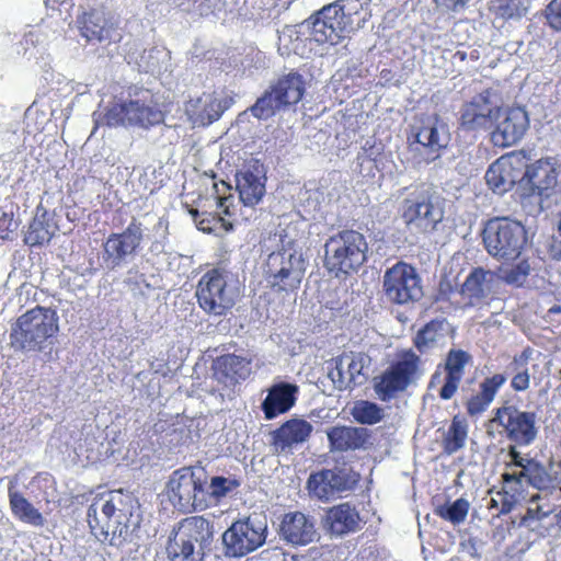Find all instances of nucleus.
<instances>
[{"mask_svg":"<svg viewBox=\"0 0 561 561\" xmlns=\"http://www.w3.org/2000/svg\"><path fill=\"white\" fill-rule=\"evenodd\" d=\"M282 539L294 546H306L318 539L314 518L301 512L284 515L279 525Z\"/></svg>","mask_w":561,"mask_h":561,"instance_id":"bb28decb","label":"nucleus"},{"mask_svg":"<svg viewBox=\"0 0 561 561\" xmlns=\"http://www.w3.org/2000/svg\"><path fill=\"white\" fill-rule=\"evenodd\" d=\"M486 252L494 259L516 260L527 242V234L519 221L495 217L486 221L482 230Z\"/></svg>","mask_w":561,"mask_h":561,"instance_id":"423d86ee","label":"nucleus"},{"mask_svg":"<svg viewBox=\"0 0 561 561\" xmlns=\"http://www.w3.org/2000/svg\"><path fill=\"white\" fill-rule=\"evenodd\" d=\"M423 375L422 362L411 350L402 352L398 358L374 378V390L381 401H390L415 385Z\"/></svg>","mask_w":561,"mask_h":561,"instance_id":"6e6552de","label":"nucleus"},{"mask_svg":"<svg viewBox=\"0 0 561 561\" xmlns=\"http://www.w3.org/2000/svg\"><path fill=\"white\" fill-rule=\"evenodd\" d=\"M500 118V103L496 93L485 90L462 105L460 125L465 130L490 129Z\"/></svg>","mask_w":561,"mask_h":561,"instance_id":"dca6fc26","label":"nucleus"},{"mask_svg":"<svg viewBox=\"0 0 561 561\" xmlns=\"http://www.w3.org/2000/svg\"><path fill=\"white\" fill-rule=\"evenodd\" d=\"M444 215L445 199L432 188L415 191L403 202L402 218L412 231L435 230Z\"/></svg>","mask_w":561,"mask_h":561,"instance_id":"9d476101","label":"nucleus"},{"mask_svg":"<svg viewBox=\"0 0 561 561\" xmlns=\"http://www.w3.org/2000/svg\"><path fill=\"white\" fill-rule=\"evenodd\" d=\"M468 511L469 502L465 499H458L453 504L440 507L439 515L453 524H459L465 520Z\"/></svg>","mask_w":561,"mask_h":561,"instance_id":"09e8293b","label":"nucleus"},{"mask_svg":"<svg viewBox=\"0 0 561 561\" xmlns=\"http://www.w3.org/2000/svg\"><path fill=\"white\" fill-rule=\"evenodd\" d=\"M533 354L531 348H525L520 354L514 356L513 360L508 364L506 370L515 376V374H522L528 370V362Z\"/></svg>","mask_w":561,"mask_h":561,"instance_id":"5fc2aeb1","label":"nucleus"},{"mask_svg":"<svg viewBox=\"0 0 561 561\" xmlns=\"http://www.w3.org/2000/svg\"><path fill=\"white\" fill-rule=\"evenodd\" d=\"M162 121V113L148 105L146 100L115 103L104 114L108 127L137 125L149 127Z\"/></svg>","mask_w":561,"mask_h":561,"instance_id":"a211bd4d","label":"nucleus"},{"mask_svg":"<svg viewBox=\"0 0 561 561\" xmlns=\"http://www.w3.org/2000/svg\"><path fill=\"white\" fill-rule=\"evenodd\" d=\"M239 486V482L234 479L225 477H214L210 480L209 489L210 495L215 499L225 497Z\"/></svg>","mask_w":561,"mask_h":561,"instance_id":"8fccbe9b","label":"nucleus"},{"mask_svg":"<svg viewBox=\"0 0 561 561\" xmlns=\"http://www.w3.org/2000/svg\"><path fill=\"white\" fill-rule=\"evenodd\" d=\"M351 414L358 423L373 425L382 420L383 410L374 402L359 400L354 403Z\"/></svg>","mask_w":561,"mask_h":561,"instance_id":"c03bdc74","label":"nucleus"},{"mask_svg":"<svg viewBox=\"0 0 561 561\" xmlns=\"http://www.w3.org/2000/svg\"><path fill=\"white\" fill-rule=\"evenodd\" d=\"M529 385L530 376L528 370L522 374H515V376L512 377L511 386L515 391H525L529 388Z\"/></svg>","mask_w":561,"mask_h":561,"instance_id":"bf43d9fd","label":"nucleus"},{"mask_svg":"<svg viewBox=\"0 0 561 561\" xmlns=\"http://www.w3.org/2000/svg\"><path fill=\"white\" fill-rule=\"evenodd\" d=\"M510 511H511V504H508V503H503V505H502V508H501V512H500V513H501V514H506V513H510Z\"/></svg>","mask_w":561,"mask_h":561,"instance_id":"774afa93","label":"nucleus"},{"mask_svg":"<svg viewBox=\"0 0 561 561\" xmlns=\"http://www.w3.org/2000/svg\"><path fill=\"white\" fill-rule=\"evenodd\" d=\"M239 296L233 275L222 268L207 272L198 283L196 297L208 313L224 314L233 307Z\"/></svg>","mask_w":561,"mask_h":561,"instance_id":"9b49d317","label":"nucleus"},{"mask_svg":"<svg viewBox=\"0 0 561 561\" xmlns=\"http://www.w3.org/2000/svg\"><path fill=\"white\" fill-rule=\"evenodd\" d=\"M423 375L422 362L411 350L402 352L398 358L374 378V390L381 401H390L415 385Z\"/></svg>","mask_w":561,"mask_h":561,"instance_id":"0eeeda50","label":"nucleus"},{"mask_svg":"<svg viewBox=\"0 0 561 561\" xmlns=\"http://www.w3.org/2000/svg\"><path fill=\"white\" fill-rule=\"evenodd\" d=\"M368 243L355 230L331 236L324 244V266L336 277L357 271L367 260Z\"/></svg>","mask_w":561,"mask_h":561,"instance_id":"20e7f679","label":"nucleus"},{"mask_svg":"<svg viewBox=\"0 0 561 561\" xmlns=\"http://www.w3.org/2000/svg\"><path fill=\"white\" fill-rule=\"evenodd\" d=\"M214 377L226 386H233L245 380L251 374L250 362L241 356L227 354L213 363Z\"/></svg>","mask_w":561,"mask_h":561,"instance_id":"473e14b6","label":"nucleus"},{"mask_svg":"<svg viewBox=\"0 0 561 561\" xmlns=\"http://www.w3.org/2000/svg\"><path fill=\"white\" fill-rule=\"evenodd\" d=\"M491 422L502 426L506 437L518 446L530 445L538 435L536 414L513 405L499 408Z\"/></svg>","mask_w":561,"mask_h":561,"instance_id":"f3484780","label":"nucleus"},{"mask_svg":"<svg viewBox=\"0 0 561 561\" xmlns=\"http://www.w3.org/2000/svg\"><path fill=\"white\" fill-rule=\"evenodd\" d=\"M332 450L347 451L365 448L369 439L364 427L334 426L327 433Z\"/></svg>","mask_w":561,"mask_h":561,"instance_id":"f704fd0d","label":"nucleus"},{"mask_svg":"<svg viewBox=\"0 0 561 561\" xmlns=\"http://www.w3.org/2000/svg\"><path fill=\"white\" fill-rule=\"evenodd\" d=\"M468 436L467 424L459 417H454L443 439L444 451L447 455L457 453L465 446Z\"/></svg>","mask_w":561,"mask_h":561,"instance_id":"37998d69","label":"nucleus"},{"mask_svg":"<svg viewBox=\"0 0 561 561\" xmlns=\"http://www.w3.org/2000/svg\"><path fill=\"white\" fill-rule=\"evenodd\" d=\"M78 28L88 42H103L110 39L117 28V22L105 8H92L84 11L77 19Z\"/></svg>","mask_w":561,"mask_h":561,"instance_id":"393cba45","label":"nucleus"},{"mask_svg":"<svg viewBox=\"0 0 561 561\" xmlns=\"http://www.w3.org/2000/svg\"><path fill=\"white\" fill-rule=\"evenodd\" d=\"M530 273V265L527 261H522L505 273L504 279L508 284L520 286Z\"/></svg>","mask_w":561,"mask_h":561,"instance_id":"864d4df0","label":"nucleus"},{"mask_svg":"<svg viewBox=\"0 0 561 561\" xmlns=\"http://www.w3.org/2000/svg\"><path fill=\"white\" fill-rule=\"evenodd\" d=\"M448 328L444 321H431L414 337V346L420 353L442 346L445 343Z\"/></svg>","mask_w":561,"mask_h":561,"instance_id":"ea45409f","label":"nucleus"},{"mask_svg":"<svg viewBox=\"0 0 561 561\" xmlns=\"http://www.w3.org/2000/svg\"><path fill=\"white\" fill-rule=\"evenodd\" d=\"M558 172L551 159H539L522 167V195L540 198L550 196L557 186Z\"/></svg>","mask_w":561,"mask_h":561,"instance_id":"aec40b11","label":"nucleus"},{"mask_svg":"<svg viewBox=\"0 0 561 561\" xmlns=\"http://www.w3.org/2000/svg\"><path fill=\"white\" fill-rule=\"evenodd\" d=\"M182 344H183V348H181L180 352L182 353L183 350L188 351L192 345L191 336H186L185 341H182Z\"/></svg>","mask_w":561,"mask_h":561,"instance_id":"338daca9","label":"nucleus"},{"mask_svg":"<svg viewBox=\"0 0 561 561\" xmlns=\"http://www.w3.org/2000/svg\"><path fill=\"white\" fill-rule=\"evenodd\" d=\"M502 481L506 493L512 494L522 493L526 485L549 493L556 490L561 492L557 477L550 474L546 467L535 458L514 471L503 472Z\"/></svg>","mask_w":561,"mask_h":561,"instance_id":"4468645a","label":"nucleus"},{"mask_svg":"<svg viewBox=\"0 0 561 561\" xmlns=\"http://www.w3.org/2000/svg\"><path fill=\"white\" fill-rule=\"evenodd\" d=\"M495 129L491 134V141L496 147H510L516 145L529 127L527 112L522 107L502 110L500 118L495 119Z\"/></svg>","mask_w":561,"mask_h":561,"instance_id":"412c9836","label":"nucleus"},{"mask_svg":"<svg viewBox=\"0 0 561 561\" xmlns=\"http://www.w3.org/2000/svg\"><path fill=\"white\" fill-rule=\"evenodd\" d=\"M271 88L276 94L278 104H282L284 108L297 104L302 99L306 90L302 76L297 72H289L283 76Z\"/></svg>","mask_w":561,"mask_h":561,"instance_id":"c9c22d12","label":"nucleus"},{"mask_svg":"<svg viewBox=\"0 0 561 561\" xmlns=\"http://www.w3.org/2000/svg\"><path fill=\"white\" fill-rule=\"evenodd\" d=\"M59 330L55 310L36 306L16 319L11 328L10 341L15 350L41 352Z\"/></svg>","mask_w":561,"mask_h":561,"instance_id":"7ed1b4c3","label":"nucleus"},{"mask_svg":"<svg viewBox=\"0 0 561 561\" xmlns=\"http://www.w3.org/2000/svg\"><path fill=\"white\" fill-rule=\"evenodd\" d=\"M203 491V486L180 488L178 489V504L182 510L188 511L196 508L197 494Z\"/></svg>","mask_w":561,"mask_h":561,"instance_id":"603ef678","label":"nucleus"},{"mask_svg":"<svg viewBox=\"0 0 561 561\" xmlns=\"http://www.w3.org/2000/svg\"><path fill=\"white\" fill-rule=\"evenodd\" d=\"M497 276L490 270L474 267L461 285L460 294L468 300V305L477 306L494 293Z\"/></svg>","mask_w":561,"mask_h":561,"instance_id":"c85d7f7f","label":"nucleus"},{"mask_svg":"<svg viewBox=\"0 0 561 561\" xmlns=\"http://www.w3.org/2000/svg\"><path fill=\"white\" fill-rule=\"evenodd\" d=\"M505 381L506 376L503 374H495L490 378H485L480 383V391L468 401V413L477 415L483 412L493 401L497 390Z\"/></svg>","mask_w":561,"mask_h":561,"instance_id":"4c0bfd02","label":"nucleus"},{"mask_svg":"<svg viewBox=\"0 0 561 561\" xmlns=\"http://www.w3.org/2000/svg\"><path fill=\"white\" fill-rule=\"evenodd\" d=\"M299 388L295 383L280 381L274 383L262 402V411L266 420H273L289 411L296 403Z\"/></svg>","mask_w":561,"mask_h":561,"instance_id":"c756f323","label":"nucleus"},{"mask_svg":"<svg viewBox=\"0 0 561 561\" xmlns=\"http://www.w3.org/2000/svg\"><path fill=\"white\" fill-rule=\"evenodd\" d=\"M199 202L192 201V204L186 198L182 202V214L181 216L185 219H190L198 230L207 233L216 232L218 228L224 226V219L206 210H199Z\"/></svg>","mask_w":561,"mask_h":561,"instance_id":"58836bf2","label":"nucleus"},{"mask_svg":"<svg viewBox=\"0 0 561 561\" xmlns=\"http://www.w3.org/2000/svg\"><path fill=\"white\" fill-rule=\"evenodd\" d=\"M14 208L18 210L19 207L11 205H4L0 209V239L10 240L16 232L20 226V219L15 218Z\"/></svg>","mask_w":561,"mask_h":561,"instance_id":"de8ad7c7","label":"nucleus"},{"mask_svg":"<svg viewBox=\"0 0 561 561\" xmlns=\"http://www.w3.org/2000/svg\"><path fill=\"white\" fill-rule=\"evenodd\" d=\"M144 239L142 224L136 218L119 233H111L103 244L104 255L114 266L134 254Z\"/></svg>","mask_w":561,"mask_h":561,"instance_id":"4be33fe9","label":"nucleus"},{"mask_svg":"<svg viewBox=\"0 0 561 561\" xmlns=\"http://www.w3.org/2000/svg\"><path fill=\"white\" fill-rule=\"evenodd\" d=\"M199 476L196 474V471L193 470L191 466L183 467L178 470V489L180 488H192V486H203L201 476L203 474L202 469H197Z\"/></svg>","mask_w":561,"mask_h":561,"instance_id":"3c124183","label":"nucleus"},{"mask_svg":"<svg viewBox=\"0 0 561 561\" xmlns=\"http://www.w3.org/2000/svg\"><path fill=\"white\" fill-rule=\"evenodd\" d=\"M539 499V494L531 496L530 505L528 506L526 514L520 519V526L535 530L539 526V522L547 518L552 513L551 508L545 510L542 505L537 504Z\"/></svg>","mask_w":561,"mask_h":561,"instance_id":"49530a36","label":"nucleus"},{"mask_svg":"<svg viewBox=\"0 0 561 561\" xmlns=\"http://www.w3.org/2000/svg\"><path fill=\"white\" fill-rule=\"evenodd\" d=\"M313 426L302 419H290L271 433V446L278 455L293 454L294 449L308 442Z\"/></svg>","mask_w":561,"mask_h":561,"instance_id":"b1692460","label":"nucleus"},{"mask_svg":"<svg viewBox=\"0 0 561 561\" xmlns=\"http://www.w3.org/2000/svg\"><path fill=\"white\" fill-rule=\"evenodd\" d=\"M359 476L348 467H334L312 473L308 481L309 492L321 501H329L336 494L352 490Z\"/></svg>","mask_w":561,"mask_h":561,"instance_id":"6ab92c4d","label":"nucleus"},{"mask_svg":"<svg viewBox=\"0 0 561 561\" xmlns=\"http://www.w3.org/2000/svg\"><path fill=\"white\" fill-rule=\"evenodd\" d=\"M203 547L195 552L194 542L191 540L182 539L181 552H178V558L181 557L182 561H201Z\"/></svg>","mask_w":561,"mask_h":561,"instance_id":"13d9d810","label":"nucleus"},{"mask_svg":"<svg viewBox=\"0 0 561 561\" xmlns=\"http://www.w3.org/2000/svg\"><path fill=\"white\" fill-rule=\"evenodd\" d=\"M523 159L518 156L501 157L485 172L488 186L499 195L511 191L516 184L522 190Z\"/></svg>","mask_w":561,"mask_h":561,"instance_id":"5701e85b","label":"nucleus"},{"mask_svg":"<svg viewBox=\"0 0 561 561\" xmlns=\"http://www.w3.org/2000/svg\"><path fill=\"white\" fill-rule=\"evenodd\" d=\"M371 357L363 352H344L336 357L328 374L335 389L345 390L364 385L370 375Z\"/></svg>","mask_w":561,"mask_h":561,"instance_id":"2eb2a0df","label":"nucleus"},{"mask_svg":"<svg viewBox=\"0 0 561 561\" xmlns=\"http://www.w3.org/2000/svg\"><path fill=\"white\" fill-rule=\"evenodd\" d=\"M18 479L10 480L8 486L9 506L12 516L26 525L42 528L46 525L43 513L35 507L22 492L16 489Z\"/></svg>","mask_w":561,"mask_h":561,"instance_id":"2f4dec72","label":"nucleus"},{"mask_svg":"<svg viewBox=\"0 0 561 561\" xmlns=\"http://www.w3.org/2000/svg\"><path fill=\"white\" fill-rule=\"evenodd\" d=\"M518 445H510L507 448V456L510 461L505 463V471H514L520 468L526 461L531 460L533 458L523 456L522 453L517 450Z\"/></svg>","mask_w":561,"mask_h":561,"instance_id":"4d7b16f0","label":"nucleus"},{"mask_svg":"<svg viewBox=\"0 0 561 561\" xmlns=\"http://www.w3.org/2000/svg\"><path fill=\"white\" fill-rule=\"evenodd\" d=\"M267 537V520L263 514H252L238 519L222 534L226 554L243 557L262 547Z\"/></svg>","mask_w":561,"mask_h":561,"instance_id":"f8f14e48","label":"nucleus"},{"mask_svg":"<svg viewBox=\"0 0 561 561\" xmlns=\"http://www.w3.org/2000/svg\"><path fill=\"white\" fill-rule=\"evenodd\" d=\"M210 180L214 181V176H211ZM213 187H214L215 193H216V198L220 202V206H224L225 202L228 199V197L222 198V197L219 196L220 190H219L218 184L216 182H213Z\"/></svg>","mask_w":561,"mask_h":561,"instance_id":"e2e57ef3","label":"nucleus"},{"mask_svg":"<svg viewBox=\"0 0 561 561\" xmlns=\"http://www.w3.org/2000/svg\"><path fill=\"white\" fill-rule=\"evenodd\" d=\"M54 236V227L46 211L37 214L30 222L24 237V242L30 247H38L48 243Z\"/></svg>","mask_w":561,"mask_h":561,"instance_id":"79ce46f5","label":"nucleus"},{"mask_svg":"<svg viewBox=\"0 0 561 561\" xmlns=\"http://www.w3.org/2000/svg\"><path fill=\"white\" fill-rule=\"evenodd\" d=\"M549 254L551 259L561 261V234L560 238H552L549 243Z\"/></svg>","mask_w":561,"mask_h":561,"instance_id":"052dcab7","label":"nucleus"},{"mask_svg":"<svg viewBox=\"0 0 561 561\" xmlns=\"http://www.w3.org/2000/svg\"><path fill=\"white\" fill-rule=\"evenodd\" d=\"M295 227H287L280 233L282 250L268 255L266 274L273 278V285L280 289L297 288L306 272L302 254L297 251L298 240L291 237Z\"/></svg>","mask_w":561,"mask_h":561,"instance_id":"39448f33","label":"nucleus"},{"mask_svg":"<svg viewBox=\"0 0 561 561\" xmlns=\"http://www.w3.org/2000/svg\"><path fill=\"white\" fill-rule=\"evenodd\" d=\"M322 528L330 537H343L360 529L362 519L358 511L350 503H341L325 511Z\"/></svg>","mask_w":561,"mask_h":561,"instance_id":"a878e982","label":"nucleus"},{"mask_svg":"<svg viewBox=\"0 0 561 561\" xmlns=\"http://www.w3.org/2000/svg\"><path fill=\"white\" fill-rule=\"evenodd\" d=\"M366 21L359 0H337L317 11L302 25L314 42L337 44L345 34L364 27Z\"/></svg>","mask_w":561,"mask_h":561,"instance_id":"f03ea898","label":"nucleus"},{"mask_svg":"<svg viewBox=\"0 0 561 561\" xmlns=\"http://www.w3.org/2000/svg\"><path fill=\"white\" fill-rule=\"evenodd\" d=\"M548 24L556 31H561V0H552L546 8Z\"/></svg>","mask_w":561,"mask_h":561,"instance_id":"6e6d98bb","label":"nucleus"},{"mask_svg":"<svg viewBox=\"0 0 561 561\" xmlns=\"http://www.w3.org/2000/svg\"><path fill=\"white\" fill-rule=\"evenodd\" d=\"M442 380V374L439 371H435V374L432 376L430 387H434L437 382H440Z\"/></svg>","mask_w":561,"mask_h":561,"instance_id":"0e129e2a","label":"nucleus"},{"mask_svg":"<svg viewBox=\"0 0 561 561\" xmlns=\"http://www.w3.org/2000/svg\"><path fill=\"white\" fill-rule=\"evenodd\" d=\"M471 356L462 350H450L445 360L444 385L439 390L443 400H449L456 393L462 379L465 366L470 362Z\"/></svg>","mask_w":561,"mask_h":561,"instance_id":"72a5a7b5","label":"nucleus"},{"mask_svg":"<svg viewBox=\"0 0 561 561\" xmlns=\"http://www.w3.org/2000/svg\"><path fill=\"white\" fill-rule=\"evenodd\" d=\"M468 0H436V2L448 10L457 11L465 7Z\"/></svg>","mask_w":561,"mask_h":561,"instance_id":"680f3d73","label":"nucleus"},{"mask_svg":"<svg viewBox=\"0 0 561 561\" xmlns=\"http://www.w3.org/2000/svg\"><path fill=\"white\" fill-rule=\"evenodd\" d=\"M423 375L422 362L411 350L402 352L398 358L374 378V390L381 401H390L415 385Z\"/></svg>","mask_w":561,"mask_h":561,"instance_id":"1a4fd4ad","label":"nucleus"},{"mask_svg":"<svg viewBox=\"0 0 561 561\" xmlns=\"http://www.w3.org/2000/svg\"><path fill=\"white\" fill-rule=\"evenodd\" d=\"M186 537V540L198 542L201 548L208 542L213 536L210 523L203 516L184 518L178 526V533Z\"/></svg>","mask_w":561,"mask_h":561,"instance_id":"a19ab883","label":"nucleus"},{"mask_svg":"<svg viewBox=\"0 0 561 561\" xmlns=\"http://www.w3.org/2000/svg\"><path fill=\"white\" fill-rule=\"evenodd\" d=\"M137 507L138 500L129 492L114 490L98 493L88 508L87 522L95 536L106 539L112 534L114 538L126 540Z\"/></svg>","mask_w":561,"mask_h":561,"instance_id":"f257e3e1","label":"nucleus"},{"mask_svg":"<svg viewBox=\"0 0 561 561\" xmlns=\"http://www.w3.org/2000/svg\"><path fill=\"white\" fill-rule=\"evenodd\" d=\"M382 290L389 302L400 306L415 304L424 296L421 276L415 267L404 262L386 270Z\"/></svg>","mask_w":561,"mask_h":561,"instance_id":"ddd939ff","label":"nucleus"},{"mask_svg":"<svg viewBox=\"0 0 561 561\" xmlns=\"http://www.w3.org/2000/svg\"><path fill=\"white\" fill-rule=\"evenodd\" d=\"M236 187L245 206L256 205L265 194V184L261 176L250 170L236 174Z\"/></svg>","mask_w":561,"mask_h":561,"instance_id":"e433bc0d","label":"nucleus"},{"mask_svg":"<svg viewBox=\"0 0 561 561\" xmlns=\"http://www.w3.org/2000/svg\"><path fill=\"white\" fill-rule=\"evenodd\" d=\"M415 139L428 153L433 154L427 158L433 161L438 157V151L448 146L450 136L444 122L437 117H430L417 129Z\"/></svg>","mask_w":561,"mask_h":561,"instance_id":"7c9ffc66","label":"nucleus"},{"mask_svg":"<svg viewBox=\"0 0 561 561\" xmlns=\"http://www.w3.org/2000/svg\"><path fill=\"white\" fill-rule=\"evenodd\" d=\"M225 108L215 94L202 93L185 101L184 114L193 127L206 126L217 121Z\"/></svg>","mask_w":561,"mask_h":561,"instance_id":"cd10ccee","label":"nucleus"},{"mask_svg":"<svg viewBox=\"0 0 561 561\" xmlns=\"http://www.w3.org/2000/svg\"><path fill=\"white\" fill-rule=\"evenodd\" d=\"M280 110H284V107L282 104H278V100H276V94L272 88L259 98L255 104L250 108L252 115L259 119H267L272 117L276 111Z\"/></svg>","mask_w":561,"mask_h":561,"instance_id":"a18cd8bd","label":"nucleus"},{"mask_svg":"<svg viewBox=\"0 0 561 561\" xmlns=\"http://www.w3.org/2000/svg\"><path fill=\"white\" fill-rule=\"evenodd\" d=\"M173 534H175V529H173V530L171 531V535H170V537H169V545H168V547H167L168 556H169V558H170L171 560H173V559H174V557H175V553H172V552H171V550H170V548H171V541H172V535H173Z\"/></svg>","mask_w":561,"mask_h":561,"instance_id":"69168bd1","label":"nucleus"}]
</instances>
